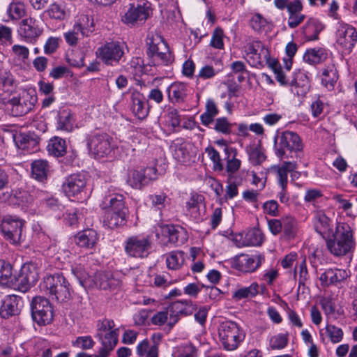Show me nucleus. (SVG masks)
I'll return each mask as SVG.
<instances>
[{"label": "nucleus", "instance_id": "nucleus-19", "mask_svg": "<svg viewBox=\"0 0 357 357\" xmlns=\"http://www.w3.org/2000/svg\"><path fill=\"white\" fill-rule=\"evenodd\" d=\"M86 178L84 174L77 173L69 175L62 184V189L66 196L75 197L86 188Z\"/></svg>", "mask_w": 357, "mask_h": 357}, {"label": "nucleus", "instance_id": "nucleus-36", "mask_svg": "<svg viewBox=\"0 0 357 357\" xmlns=\"http://www.w3.org/2000/svg\"><path fill=\"white\" fill-rule=\"evenodd\" d=\"M67 144L65 139L59 137L52 138L47 146V150L50 155L54 157H61L66 153Z\"/></svg>", "mask_w": 357, "mask_h": 357}, {"label": "nucleus", "instance_id": "nucleus-2", "mask_svg": "<svg viewBox=\"0 0 357 357\" xmlns=\"http://www.w3.org/2000/svg\"><path fill=\"white\" fill-rule=\"evenodd\" d=\"M303 149L302 139L295 132L285 130L274 137V151L280 160L300 158Z\"/></svg>", "mask_w": 357, "mask_h": 357}, {"label": "nucleus", "instance_id": "nucleus-8", "mask_svg": "<svg viewBox=\"0 0 357 357\" xmlns=\"http://www.w3.org/2000/svg\"><path fill=\"white\" fill-rule=\"evenodd\" d=\"M24 221L15 215H6L0 221V231L3 236L12 243L22 241Z\"/></svg>", "mask_w": 357, "mask_h": 357}, {"label": "nucleus", "instance_id": "nucleus-32", "mask_svg": "<svg viewBox=\"0 0 357 357\" xmlns=\"http://www.w3.org/2000/svg\"><path fill=\"white\" fill-rule=\"evenodd\" d=\"M328 58V52L322 47L307 49L305 52L303 61L311 65L324 62Z\"/></svg>", "mask_w": 357, "mask_h": 357}, {"label": "nucleus", "instance_id": "nucleus-30", "mask_svg": "<svg viewBox=\"0 0 357 357\" xmlns=\"http://www.w3.org/2000/svg\"><path fill=\"white\" fill-rule=\"evenodd\" d=\"M98 241V235L96 231L92 229H88L79 231L75 236L76 244L87 249H92L95 247Z\"/></svg>", "mask_w": 357, "mask_h": 357}, {"label": "nucleus", "instance_id": "nucleus-53", "mask_svg": "<svg viewBox=\"0 0 357 357\" xmlns=\"http://www.w3.org/2000/svg\"><path fill=\"white\" fill-rule=\"evenodd\" d=\"M329 274V284H335L340 282L347 278V274L345 271L341 269H328Z\"/></svg>", "mask_w": 357, "mask_h": 357}, {"label": "nucleus", "instance_id": "nucleus-18", "mask_svg": "<svg viewBox=\"0 0 357 357\" xmlns=\"http://www.w3.org/2000/svg\"><path fill=\"white\" fill-rule=\"evenodd\" d=\"M357 42V31L349 24H341L337 31V43L347 53L351 52Z\"/></svg>", "mask_w": 357, "mask_h": 357}, {"label": "nucleus", "instance_id": "nucleus-6", "mask_svg": "<svg viewBox=\"0 0 357 357\" xmlns=\"http://www.w3.org/2000/svg\"><path fill=\"white\" fill-rule=\"evenodd\" d=\"M38 278V264L31 261L25 263L22 266L19 274L11 279V282L17 287L19 291L25 293L36 284Z\"/></svg>", "mask_w": 357, "mask_h": 357}, {"label": "nucleus", "instance_id": "nucleus-60", "mask_svg": "<svg viewBox=\"0 0 357 357\" xmlns=\"http://www.w3.org/2000/svg\"><path fill=\"white\" fill-rule=\"evenodd\" d=\"M218 70H215L212 66L206 65L203 66L199 71L197 75V80L199 79H211L216 75Z\"/></svg>", "mask_w": 357, "mask_h": 357}, {"label": "nucleus", "instance_id": "nucleus-58", "mask_svg": "<svg viewBox=\"0 0 357 357\" xmlns=\"http://www.w3.org/2000/svg\"><path fill=\"white\" fill-rule=\"evenodd\" d=\"M60 40L59 38L50 37L44 45V52L48 55L56 52L59 47Z\"/></svg>", "mask_w": 357, "mask_h": 357}, {"label": "nucleus", "instance_id": "nucleus-49", "mask_svg": "<svg viewBox=\"0 0 357 357\" xmlns=\"http://www.w3.org/2000/svg\"><path fill=\"white\" fill-rule=\"evenodd\" d=\"M12 275L11 264L3 260L0 261V284H7L9 281L11 282V279H13Z\"/></svg>", "mask_w": 357, "mask_h": 357}, {"label": "nucleus", "instance_id": "nucleus-63", "mask_svg": "<svg viewBox=\"0 0 357 357\" xmlns=\"http://www.w3.org/2000/svg\"><path fill=\"white\" fill-rule=\"evenodd\" d=\"M264 212L271 216L278 215V204L275 200H270L265 202L263 205Z\"/></svg>", "mask_w": 357, "mask_h": 357}, {"label": "nucleus", "instance_id": "nucleus-27", "mask_svg": "<svg viewBox=\"0 0 357 357\" xmlns=\"http://www.w3.org/2000/svg\"><path fill=\"white\" fill-rule=\"evenodd\" d=\"M132 113L139 119H145L149 112L148 102L141 93L135 91L131 95Z\"/></svg>", "mask_w": 357, "mask_h": 357}, {"label": "nucleus", "instance_id": "nucleus-23", "mask_svg": "<svg viewBox=\"0 0 357 357\" xmlns=\"http://www.w3.org/2000/svg\"><path fill=\"white\" fill-rule=\"evenodd\" d=\"M290 86L294 95L298 97L305 96L310 88L308 76L301 70H296L291 77Z\"/></svg>", "mask_w": 357, "mask_h": 357}, {"label": "nucleus", "instance_id": "nucleus-26", "mask_svg": "<svg viewBox=\"0 0 357 357\" xmlns=\"http://www.w3.org/2000/svg\"><path fill=\"white\" fill-rule=\"evenodd\" d=\"M167 93L169 100L175 104H180L185 102L190 89L187 84L184 82H176L172 83L167 88Z\"/></svg>", "mask_w": 357, "mask_h": 357}, {"label": "nucleus", "instance_id": "nucleus-29", "mask_svg": "<svg viewBox=\"0 0 357 357\" xmlns=\"http://www.w3.org/2000/svg\"><path fill=\"white\" fill-rule=\"evenodd\" d=\"M102 211V222L105 227L109 229H114L119 227L124 226L128 218V214L121 213L109 211L106 210Z\"/></svg>", "mask_w": 357, "mask_h": 357}, {"label": "nucleus", "instance_id": "nucleus-35", "mask_svg": "<svg viewBox=\"0 0 357 357\" xmlns=\"http://www.w3.org/2000/svg\"><path fill=\"white\" fill-rule=\"evenodd\" d=\"M94 24H90V27L88 28L89 24H77L74 26L73 31H69L64 33V38L66 42L71 46L76 45L77 44L78 38L76 36L75 31H80L83 36H88L90 33H92L94 31Z\"/></svg>", "mask_w": 357, "mask_h": 357}, {"label": "nucleus", "instance_id": "nucleus-50", "mask_svg": "<svg viewBox=\"0 0 357 357\" xmlns=\"http://www.w3.org/2000/svg\"><path fill=\"white\" fill-rule=\"evenodd\" d=\"M205 152L208 154L213 164V169L215 171H222L224 169L222 160L219 152L212 146H208L205 149Z\"/></svg>", "mask_w": 357, "mask_h": 357}, {"label": "nucleus", "instance_id": "nucleus-25", "mask_svg": "<svg viewBox=\"0 0 357 357\" xmlns=\"http://www.w3.org/2000/svg\"><path fill=\"white\" fill-rule=\"evenodd\" d=\"M161 234L168 238V242L172 244H183L186 241L185 232L183 227L172 225L160 226Z\"/></svg>", "mask_w": 357, "mask_h": 357}, {"label": "nucleus", "instance_id": "nucleus-3", "mask_svg": "<svg viewBox=\"0 0 357 357\" xmlns=\"http://www.w3.org/2000/svg\"><path fill=\"white\" fill-rule=\"evenodd\" d=\"M146 45L149 66H167L173 61L174 57L167 43L164 41V38L160 33H149L146 38Z\"/></svg>", "mask_w": 357, "mask_h": 357}, {"label": "nucleus", "instance_id": "nucleus-13", "mask_svg": "<svg viewBox=\"0 0 357 357\" xmlns=\"http://www.w3.org/2000/svg\"><path fill=\"white\" fill-rule=\"evenodd\" d=\"M151 248V241L149 236H132L126 241L125 251L132 257H146Z\"/></svg>", "mask_w": 357, "mask_h": 357}, {"label": "nucleus", "instance_id": "nucleus-17", "mask_svg": "<svg viewBox=\"0 0 357 357\" xmlns=\"http://www.w3.org/2000/svg\"><path fill=\"white\" fill-rule=\"evenodd\" d=\"M17 147L31 153L39 149L40 138L35 132H20L13 135Z\"/></svg>", "mask_w": 357, "mask_h": 357}, {"label": "nucleus", "instance_id": "nucleus-59", "mask_svg": "<svg viewBox=\"0 0 357 357\" xmlns=\"http://www.w3.org/2000/svg\"><path fill=\"white\" fill-rule=\"evenodd\" d=\"M174 155V158L181 162H188L190 158V154L186 146L182 144L176 147Z\"/></svg>", "mask_w": 357, "mask_h": 357}, {"label": "nucleus", "instance_id": "nucleus-44", "mask_svg": "<svg viewBox=\"0 0 357 357\" xmlns=\"http://www.w3.org/2000/svg\"><path fill=\"white\" fill-rule=\"evenodd\" d=\"M296 168V162L293 161H284L281 167H278V182L281 186H287V174Z\"/></svg>", "mask_w": 357, "mask_h": 357}, {"label": "nucleus", "instance_id": "nucleus-34", "mask_svg": "<svg viewBox=\"0 0 357 357\" xmlns=\"http://www.w3.org/2000/svg\"><path fill=\"white\" fill-rule=\"evenodd\" d=\"M314 227L315 231L323 237L326 234L333 233L331 228V220L322 211H318L314 218Z\"/></svg>", "mask_w": 357, "mask_h": 357}, {"label": "nucleus", "instance_id": "nucleus-38", "mask_svg": "<svg viewBox=\"0 0 357 357\" xmlns=\"http://www.w3.org/2000/svg\"><path fill=\"white\" fill-rule=\"evenodd\" d=\"M68 16L66 10L61 8L58 4H52L50 7L41 14V20H65Z\"/></svg>", "mask_w": 357, "mask_h": 357}, {"label": "nucleus", "instance_id": "nucleus-9", "mask_svg": "<svg viewBox=\"0 0 357 357\" xmlns=\"http://www.w3.org/2000/svg\"><path fill=\"white\" fill-rule=\"evenodd\" d=\"M124 54L123 47L117 41L106 42L98 47L96 55L105 64L115 66L119 63L120 59Z\"/></svg>", "mask_w": 357, "mask_h": 357}, {"label": "nucleus", "instance_id": "nucleus-7", "mask_svg": "<svg viewBox=\"0 0 357 357\" xmlns=\"http://www.w3.org/2000/svg\"><path fill=\"white\" fill-rule=\"evenodd\" d=\"M31 312L33 320L39 326L50 324L53 320V306L43 296H35L31 302Z\"/></svg>", "mask_w": 357, "mask_h": 357}, {"label": "nucleus", "instance_id": "nucleus-39", "mask_svg": "<svg viewBox=\"0 0 357 357\" xmlns=\"http://www.w3.org/2000/svg\"><path fill=\"white\" fill-rule=\"evenodd\" d=\"M186 254L183 251H172L167 255L166 263L169 269H179L184 264Z\"/></svg>", "mask_w": 357, "mask_h": 357}, {"label": "nucleus", "instance_id": "nucleus-40", "mask_svg": "<svg viewBox=\"0 0 357 357\" xmlns=\"http://www.w3.org/2000/svg\"><path fill=\"white\" fill-rule=\"evenodd\" d=\"M73 117L69 109L60 111L57 118V129L70 132L73 128Z\"/></svg>", "mask_w": 357, "mask_h": 357}, {"label": "nucleus", "instance_id": "nucleus-56", "mask_svg": "<svg viewBox=\"0 0 357 357\" xmlns=\"http://www.w3.org/2000/svg\"><path fill=\"white\" fill-rule=\"evenodd\" d=\"M204 197L197 193L192 194L188 202L186 203V208L188 211H199V206L204 202Z\"/></svg>", "mask_w": 357, "mask_h": 357}, {"label": "nucleus", "instance_id": "nucleus-55", "mask_svg": "<svg viewBox=\"0 0 357 357\" xmlns=\"http://www.w3.org/2000/svg\"><path fill=\"white\" fill-rule=\"evenodd\" d=\"M13 198L18 205L25 206L33 201L32 197L25 190H16Z\"/></svg>", "mask_w": 357, "mask_h": 357}, {"label": "nucleus", "instance_id": "nucleus-21", "mask_svg": "<svg viewBox=\"0 0 357 357\" xmlns=\"http://www.w3.org/2000/svg\"><path fill=\"white\" fill-rule=\"evenodd\" d=\"M24 306L23 300L16 295H8L1 302L0 316L3 319H8L20 314Z\"/></svg>", "mask_w": 357, "mask_h": 357}, {"label": "nucleus", "instance_id": "nucleus-24", "mask_svg": "<svg viewBox=\"0 0 357 357\" xmlns=\"http://www.w3.org/2000/svg\"><path fill=\"white\" fill-rule=\"evenodd\" d=\"M91 287L100 289H113L120 284V281L113 277L110 272L98 271L91 277Z\"/></svg>", "mask_w": 357, "mask_h": 357}, {"label": "nucleus", "instance_id": "nucleus-16", "mask_svg": "<svg viewBox=\"0 0 357 357\" xmlns=\"http://www.w3.org/2000/svg\"><path fill=\"white\" fill-rule=\"evenodd\" d=\"M264 261L262 255L241 254L236 256L232 261V267L243 273H252L256 271Z\"/></svg>", "mask_w": 357, "mask_h": 357}, {"label": "nucleus", "instance_id": "nucleus-12", "mask_svg": "<svg viewBox=\"0 0 357 357\" xmlns=\"http://www.w3.org/2000/svg\"><path fill=\"white\" fill-rule=\"evenodd\" d=\"M248 61L250 64L256 68H263L264 61L269 58V51L259 40H254L247 43L245 47Z\"/></svg>", "mask_w": 357, "mask_h": 357}, {"label": "nucleus", "instance_id": "nucleus-31", "mask_svg": "<svg viewBox=\"0 0 357 357\" xmlns=\"http://www.w3.org/2000/svg\"><path fill=\"white\" fill-rule=\"evenodd\" d=\"M17 86V82L13 75L5 68H0V90L8 94L14 93Z\"/></svg>", "mask_w": 357, "mask_h": 357}, {"label": "nucleus", "instance_id": "nucleus-52", "mask_svg": "<svg viewBox=\"0 0 357 357\" xmlns=\"http://www.w3.org/2000/svg\"><path fill=\"white\" fill-rule=\"evenodd\" d=\"M326 334L330 340L334 343H338L343 338V331L340 328L332 324H327L326 326Z\"/></svg>", "mask_w": 357, "mask_h": 357}, {"label": "nucleus", "instance_id": "nucleus-37", "mask_svg": "<svg viewBox=\"0 0 357 357\" xmlns=\"http://www.w3.org/2000/svg\"><path fill=\"white\" fill-rule=\"evenodd\" d=\"M337 79L338 73L334 64L328 65L324 69L321 75V83L328 90L333 89Z\"/></svg>", "mask_w": 357, "mask_h": 357}, {"label": "nucleus", "instance_id": "nucleus-54", "mask_svg": "<svg viewBox=\"0 0 357 357\" xmlns=\"http://www.w3.org/2000/svg\"><path fill=\"white\" fill-rule=\"evenodd\" d=\"M249 245H259L264 241L263 235L259 230L252 229L245 236Z\"/></svg>", "mask_w": 357, "mask_h": 357}, {"label": "nucleus", "instance_id": "nucleus-41", "mask_svg": "<svg viewBox=\"0 0 357 357\" xmlns=\"http://www.w3.org/2000/svg\"><path fill=\"white\" fill-rule=\"evenodd\" d=\"M259 286L257 282H252L249 287H241L232 294V298L236 301L243 298H253L259 294Z\"/></svg>", "mask_w": 357, "mask_h": 357}, {"label": "nucleus", "instance_id": "nucleus-46", "mask_svg": "<svg viewBox=\"0 0 357 357\" xmlns=\"http://www.w3.org/2000/svg\"><path fill=\"white\" fill-rule=\"evenodd\" d=\"M233 123H230L226 117L215 119L212 127L217 132L225 135H229L232 132Z\"/></svg>", "mask_w": 357, "mask_h": 357}, {"label": "nucleus", "instance_id": "nucleus-45", "mask_svg": "<svg viewBox=\"0 0 357 357\" xmlns=\"http://www.w3.org/2000/svg\"><path fill=\"white\" fill-rule=\"evenodd\" d=\"M7 13L10 20H20L25 16V5L21 2L11 3L7 9Z\"/></svg>", "mask_w": 357, "mask_h": 357}, {"label": "nucleus", "instance_id": "nucleus-4", "mask_svg": "<svg viewBox=\"0 0 357 357\" xmlns=\"http://www.w3.org/2000/svg\"><path fill=\"white\" fill-rule=\"evenodd\" d=\"M41 287L47 294L59 302H66L72 298L73 289L62 273L45 277Z\"/></svg>", "mask_w": 357, "mask_h": 357}, {"label": "nucleus", "instance_id": "nucleus-47", "mask_svg": "<svg viewBox=\"0 0 357 357\" xmlns=\"http://www.w3.org/2000/svg\"><path fill=\"white\" fill-rule=\"evenodd\" d=\"M72 273L78 280L81 286L84 288L91 287V277L82 266H76L72 268Z\"/></svg>", "mask_w": 357, "mask_h": 357}, {"label": "nucleus", "instance_id": "nucleus-20", "mask_svg": "<svg viewBox=\"0 0 357 357\" xmlns=\"http://www.w3.org/2000/svg\"><path fill=\"white\" fill-rule=\"evenodd\" d=\"M151 4L147 1L142 0L136 6L130 5V8L125 13L127 22L146 21L152 15Z\"/></svg>", "mask_w": 357, "mask_h": 357}, {"label": "nucleus", "instance_id": "nucleus-11", "mask_svg": "<svg viewBox=\"0 0 357 357\" xmlns=\"http://www.w3.org/2000/svg\"><path fill=\"white\" fill-rule=\"evenodd\" d=\"M37 96L33 91H26L20 98L14 97L8 100L13 116H21L31 112L37 102Z\"/></svg>", "mask_w": 357, "mask_h": 357}, {"label": "nucleus", "instance_id": "nucleus-33", "mask_svg": "<svg viewBox=\"0 0 357 357\" xmlns=\"http://www.w3.org/2000/svg\"><path fill=\"white\" fill-rule=\"evenodd\" d=\"M50 166L46 160H36L31 163L32 177L38 181H44L47 179Z\"/></svg>", "mask_w": 357, "mask_h": 357}, {"label": "nucleus", "instance_id": "nucleus-43", "mask_svg": "<svg viewBox=\"0 0 357 357\" xmlns=\"http://www.w3.org/2000/svg\"><path fill=\"white\" fill-rule=\"evenodd\" d=\"M283 236L286 239H293L297 234V222L295 218L287 216L282 218Z\"/></svg>", "mask_w": 357, "mask_h": 357}, {"label": "nucleus", "instance_id": "nucleus-51", "mask_svg": "<svg viewBox=\"0 0 357 357\" xmlns=\"http://www.w3.org/2000/svg\"><path fill=\"white\" fill-rule=\"evenodd\" d=\"M322 29L321 24H306L303 32L309 40H314L318 39V35Z\"/></svg>", "mask_w": 357, "mask_h": 357}, {"label": "nucleus", "instance_id": "nucleus-42", "mask_svg": "<svg viewBox=\"0 0 357 357\" xmlns=\"http://www.w3.org/2000/svg\"><path fill=\"white\" fill-rule=\"evenodd\" d=\"M43 31L37 24H20L18 29L19 34L26 40H32L38 37Z\"/></svg>", "mask_w": 357, "mask_h": 357}, {"label": "nucleus", "instance_id": "nucleus-62", "mask_svg": "<svg viewBox=\"0 0 357 357\" xmlns=\"http://www.w3.org/2000/svg\"><path fill=\"white\" fill-rule=\"evenodd\" d=\"M149 198L152 202V205L158 209L161 210L165 206L167 196L165 193L160 195H151Z\"/></svg>", "mask_w": 357, "mask_h": 357}, {"label": "nucleus", "instance_id": "nucleus-10", "mask_svg": "<svg viewBox=\"0 0 357 357\" xmlns=\"http://www.w3.org/2000/svg\"><path fill=\"white\" fill-rule=\"evenodd\" d=\"M112 138L107 133H95L87 139V146L96 158H102L111 153Z\"/></svg>", "mask_w": 357, "mask_h": 357}, {"label": "nucleus", "instance_id": "nucleus-1", "mask_svg": "<svg viewBox=\"0 0 357 357\" xmlns=\"http://www.w3.org/2000/svg\"><path fill=\"white\" fill-rule=\"evenodd\" d=\"M326 241L328 250L337 257L346 255L356 245L353 231L347 223H338L335 232L328 235Z\"/></svg>", "mask_w": 357, "mask_h": 357}, {"label": "nucleus", "instance_id": "nucleus-28", "mask_svg": "<svg viewBox=\"0 0 357 357\" xmlns=\"http://www.w3.org/2000/svg\"><path fill=\"white\" fill-rule=\"evenodd\" d=\"M96 337L101 342L102 347L100 349L101 357H108L111 351L118 342L117 329L110 331L103 335L96 334Z\"/></svg>", "mask_w": 357, "mask_h": 357}, {"label": "nucleus", "instance_id": "nucleus-15", "mask_svg": "<svg viewBox=\"0 0 357 357\" xmlns=\"http://www.w3.org/2000/svg\"><path fill=\"white\" fill-rule=\"evenodd\" d=\"M156 172L157 169L153 167L133 169L130 171L127 182L132 188L141 189L157 178Z\"/></svg>", "mask_w": 357, "mask_h": 357}, {"label": "nucleus", "instance_id": "nucleus-48", "mask_svg": "<svg viewBox=\"0 0 357 357\" xmlns=\"http://www.w3.org/2000/svg\"><path fill=\"white\" fill-rule=\"evenodd\" d=\"M289 334L280 333L271 337L269 346L272 349H282L288 344Z\"/></svg>", "mask_w": 357, "mask_h": 357}, {"label": "nucleus", "instance_id": "nucleus-57", "mask_svg": "<svg viewBox=\"0 0 357 357\" xmlns=\"http://www.w3.org/2000/svg\"><path fill=\"white\" fill-rule=\"evenodd\" d=\"M114 322L112 319H104L99 320L97 324V333L103 335L110 331H113Z\"/></svg>", "mask_w": 357, "mask_h": 357}, {"label": "nucleus", "instance_id": "nucleus-64", "mask_svg": "<svg viewBox=\"0 0 357 357\" xmlns=\"http://www.w3.org/2000/svg\"><path fill=\"white\" fill-rule=\"evenodd\" d=\"M75 344L80 345L82 349H90L93 347L95 342L91 336H81L77 337Z\"/></svg>", "mask_w": 357, "mask_h": 357}, {"label": "nucleus", "instance_id": "nucleus-22", "mask_svg": "<svg viewBox=\"0 0 357 357\" xmlns=\"http://www.w3.org/2000/svg\"><path fill=\"white\" fill-rule=\"evenodd\" d=\"M99 206L101 210L129 214L128 208L126 206L125 197L120 194L105 196Z\"/></svg>", "mask_w": 357, "mask_h": 357}, {"label": "nucleus", "instance_id": "nucleus-14", "mask_svg": "<svg viewBox=\"0 0 357 357\" xmlns=\"http://www.w3.org/2000/svg\"><path fill=\"white\" fill-rule=\"evenodd\" d=\"M167 310L169 314V321L167 323L171 329L179 320V316L192 314L197 310V305L190 300L176 301L172 302Z\"/></svg>", "mask_w": 357, "mask_h": 357}, {"label": "nucleus", "instance_id": "nucleus-5", "mask_svg": "<svg viewBox=\"0 0 357 357\" xmlns=\"http://www.w3.org/2000/svg\"><path fill=\"white\" fill-rule=\"evenodd\" d=\"M218 335L224 348L228 351L236 349L245 338L243 330L231 321H223L220 324Z\"/></svg>", "mask_w": 357, "mask_h": 357}, {"label": "nucleus", "instance_id": "nucleus-61", "mask_svg": "<svg viewBox=\"0 0 357 357\" xmlns=\"http://www.w3.org/2000/svg\"><path fill=\"white\" fill-rule=\"evenodd\" d=\"M223 31L222 29L218 27L214 31L211 40V45L217 49H221L223 47Z\"/></svg>", "mask_w": 357, "mask_h": 357}]
</instances>
